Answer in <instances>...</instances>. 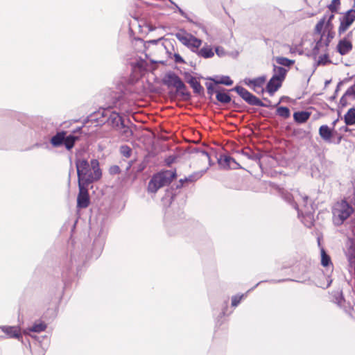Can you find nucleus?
<instances>
[{"instance_id": "49530a36", "label": "nucleus", "mask_w": 355, "mask_h": 355, "mask_svg": "<svg viewBox=\"0 0 355 355\" xmlns=\"http://www.w3.org/2000/svg\"><path fill=\"white\" fill-rule=\"evenodd\" d=\"M347 94V90L343 94V95L341 96L339 101L338 103V107L340 109H343L344 107H347L348 105V102L347 100V97H350V96H346Z\"/></svg>"}, {"instance_id": "cd10ccee", "label": "nucleus", "mask_w": 355, "mask_h": 355, "mask_svg": "<svg viewBox=\"0 0 355 355\" xmlns=\"http://www.w3.org/2000/svg\"><path fill=\"white\" fill-rule=\"evenodd\" d=\"M46 327L47 324L44 321L38 320H36L26 331H28V334L31 332L40 333L45 331Z\"/></svg>"}, {"instance_id": "338daca9", "label": "nucleus", "mask_w": 355, "mask_h": 355, "mask_svg": "<svg viewBox=\"0 0 355 355\" xmlns=\"http://www.w3.org/2000/svg\"><path fill=\"white\" fill-rule=\"evenodd\" d=\"M320 48L314 46L311 50V54L313 55V59L316 60L318 54L320 53Z\"/></svg>"}, {"instance_id": "ea45409f", "label": "nucleus", "mask_w": 355, "mask_h": 355, "mask_svg": "<svg viewBox=\"0 0 355 355\" xmlns=\"http://www.w3.org/2000/svg\"><path fill=\"white\" fill-rule=\"evenodd\" d=\"M327 7L331 12L338 13L340 8V0H331Z\"/></svg>"}, {"instance_id": "ddd939ff", "label": "nucleus", "mask_w": 355, "mask_h": 355, "mask_svg": "<svg viewBox=\"0 0 355 355\" xmlns=\"http://www.w3.org/2000/svg\"><path fill=\"white\" fill-rule=\"evenodd\" d=\"M181 78L173 71H168L162 77V84L168 88H175L178 83L181 80Z\"/></svg>"}, {"instance_id": "f257e3e1", "label": "nucleus", "mask_w": 355, "mask_h": 355, "mask_svg": "<svg viewBox=\"0 0 355 355\" xmlns=\"http://www.w3.org/2000/svg\"><path fill=\"white\" fill-rule=\"evenodd\" d=\"M208 168L196 171L189 176L180 179L175 185V187H171L165 190V193L161 198L164 207H169L177 198H180L177 212L171 214L168 209L166 211L165 225L167 227L168 234L170 236H174L178 234L184 218L183 208L186 204L187 196L185 194L180 193V189L183 187L184 182L192 183L199 180L207 171Z\"/></svg>"}, {"instance_id": "a878e982", "label": "nucleus", "mask_w": 355, "mask_h": 355, "mask_svg": "<svg viewBox=\"0 0 355 355\" xmlns=\"http://www.w3.org/2000/svg\"><path fill=\"white\" fill-rule=\"evenodd\" d=\"M189 86L193 89V92L196 96H198L200 98L205 97V92L203 86L200 84V80H195L193 82L189 84Z\"/></svg>"}, {"instance_id": "864d4df0", "label": "nucleus", "mask_w": 355, "mask_h": 355, "mask_svg": "<svg viewBox=\"0 0 355 355\" xmlns=\"http://www.w3.org/2000/svg\"><path fill=\"white\" fill-rule=\"evenodd\" d=\"M184 79L189 85L197 79L196 76H193L189 71H184L183 73Z\"/></svg>"}, {"instance_id": "bf43d9fd", "label": "nucleus", "mask_w": 355, "mask_h": 355, "mask_svg": "<svg viewBox=\"0 0 355 355\" xmlns=\"http://www.w3.org/2000/svg\"><path fill=\"white\" fill-rule=\"evenodd\" d=\"M83 127V126L78 127L70 133L73 135V137L77 139V141L80 139Z\"/></svg>"}, {"instance_id": "4d7b16f0", "label": "nucleus", "mask_w": 355, "mask_h": 355, "mask_svg": "<svg viewBox=\"0 0 355 355\" xmlns=\"http://www.w3.org/2000/svg\"><path fill=\"white\" fill-rule=\"evenodd\" d=\"M341 87H342V83H338L333 95L329 97V101H334L336 99V98L338 96V94L339 91L340 90Z\"/></svg>"}, {"instance_id": "3c124183", "label": "nucleus", "mask_w": 355, "mask_h": 355, "mask_svg": "<svg viewBox=\"0 0 355 355\" xmlns=\"http://www.w3.org/2000/svg\"><path fill=\"white\" fill-rule=\"evenodd\" d=\"M321 19H324V26H323V28H324V31H333V28H334V24H333V22L332 21H326V15H324Z\"/></svg>"}, {"instance_id": "aec40b11", "label": "nucleus", "mask_w": 355, "mask_h": 355, "mask_svg": "<svg viewBox=\"0 0 355 355\" xmlns=\"http://www.w3.org/2000/svg\"><path fill=\"white\" fill-rule=\"evenodd\" d=\"M318 134L320 137L327 143H331V138L333 136H334V135H336L334 132H333V130L326 124L322 125L319 128Z\"/></svg>"}, {"instance_id": "37998d69", "label": "nucleus", "mask_w": 355, "mask_h": 355, "mask_svg": "<svg viewBox=\"0 0 355 355\" xmlns=\"http://www.w3.org/2000/svg\"><path fill=\"white\" fill-rule=\"evenodd\" d=\"M331 63H332V62L329 58V55L328 53H325L318 57V64H322V66H325Z\"/></svg>"}, {"instance_id": "e2e57ef3", "label": "nucleus", "mask_w": 355, "mask_h": 355, "mask_svg": "<svg viewBox=\"0 0 355 355\" xmlns=\"http://www.w3.org/2000/svg\"><path fill=\"white\" fill-rule=\"evenodd\" d=\"M49 315L50 318H55L56 317L55 310L53 309H48L46 312L44 314V318H47Z\"/></svg>"}, {"instance_id": "79ce46f5", "label": "nucleus", "mask_w": 355, "mask_h": 355, "mask_svg": "<svg viewBox=\"0 0 355 355\" xmlns=\"http://www.w3.org/2000/svg\"><path fill=\"white\" fill-rule=\"evenodd\" d=\"M219 85H223L225 86H231L233 85L234 81L230 78V76L227 75H220V80H218Z\"/></svg>"}, {"instance_id": "774afa93", "label": "nucleus", "mask_w": 355, "mask_h": 355, "mask_svg": "<svg viewBox=\"0 0 355 355\" xmlns=\"http://www.w3.org/2000/svg\"><path fill=\"white\" fill-rule=\"evenodd\" d=\"M302 198L303 200V206L304 207L306 210H307L308 209H310L309 207H308V204L309 202V197L307 195H304V196H302Z\"/></svg>"}, {"instance_id": "c756f323", "label": "nucleus", "mask_w": 355, "mask_h": 355, "mask_svg": "<svg viewBox=\"0 0 355 355\" xmlns=\"http://www.w3.org/2000/svg\"><path fill=\"white\" fill-rule=\"evenodd\" d=\"M257 79H259V82L254 83L253 87H252V89L258 94L263 95L266 92V88H263V85L266 80V76L264 75L261 76L257 77Z\"/></svg>"}, {"instance_id": "680f3d73", "label": "nucleus", "mask_w": 355, "mask_h": 355, "mask_svg": "<svg viewBox=\"0 0 355 355\" xmlns=\"http://www.w3.org/2000/svg\"><path fill=\"white\" fill-rule=\"evenodd\" d=\"M215 53L220 58L223 57L226 55V52H225L224 48L220 46H217L215 48Z\"/></svg>"}, {"instance_id": "4c0bfd02", "label": "nucleus", "mask_w": 355, "mask_h": 355, "mask_svg": "<svg viewBox=\"0 0 355 355\" xmlns=\"http://www.w3.org/2000/svg\"><path fill=\"white\" fill-rule=\"evenodd\" d=\"M228 309V301L225 300L222 305V311L219 313L216 319V326H220L223 324L221 319L227 315V310Z\"/></svg>"}, {"instance_id": "9d476101", "label": "nucleus", "mask_w": 355, "mask_h": 355, "mask_svg": "<svg viewBox=\"0 0 355 355\" xmlns=\"http://www.w3.org/2000/svg\"><path fill=\"white\" fill-rule=\"evenodd\" d=\"M78 193L77 196V208L85 209L89 206L91 203L89 189V187L78 186Z\"/></svg>"}, {"instance_id": "423d86ee", "label": "nucleus", "mask_w": 355, "mask_h": 355, "mask_svg": "<svg viewBox=\"0 0 355 355\" xmlns=\"http://www.w3.org/2000/svg\"><path fill=\"white\" fill-rule=\"evenodd\" d=\"M232 90H234L235 92L250 105L268 107L270 109H272L275 107V105L272 104L271 101L268 98L263 97V100L265 101L264 103L257 96L250 92L247 89L240 85H236L234 87H232Z\"/></svg>"}, {"instance_id": "4468645a", "label": "nucleus", "mask_w": 355, "mask_h": 355, "mask_svg": "<svg viewBox=\"0 0 355 355\" xmlns=\"http://www.w3.org/2000/svg\"><path fill=\"white\" fill-rule=\"evenodd\" d=\"M315 207L316 205L314 202L311 203L310 209H308L304 211H302V214H301L300 216H298L299 218H302V222L309 228H311L314 225L315 221L313 218V214L315 212Z\"/></svg>"}, {"instance_id": "58836bf2", "label": "nucleus", "mask_w": 355, "mask_h": 355, "mask_svg": "<svg viewBox=\"0 0 355 355\" xmlns=\"http://www.w3.org/2000/svg\"><path fill=\"white\" fill-rule=\"evenodd\" d=\"M175 37L185 46H187L190 40H191V36H193L191 34H189V36L184 35L180 33H175Z\"/></svg>"}, {"instance_id": "09e8293b", "label": "nucleus", "mask_w": 355, "mask_h": 355, "mask_svg": "<svg viewBox=\"0 0 355 355\" xmlns=\"http://www.w3.org/2000/svg\"><path fill=\"white\" fill-rule=\"evenodd\" d=\"M307 132L302 128H293L292 135L303 138L306 135Z\"/></svg>"}, {"instance_id": "2eb2a0df", "label": "nucleus", "mask_w": 355, "mask_h": 355, "mask_svg": "<svg viewBox=\"0 0 355 355\" xmlns=\"http://www.w3.org/2000/svg\"><path fill=\"white\" fill-rule=\"evenodd\" d=\"M324 23V19H320L315 24L314 28V34L320 35V38L318 40H314V46L320 49L322 46H324V37L325 36V31H323Z\"/></svg>"}, {"instance_id": "a19ab883", "label": "nucleus", "mask_w": 355, "mask_h": 355, "mask_svg": "<svg viewBox=\"0 0 355 355\" xmlns=\"http://www.w3.org/2000/svg\"><path fill=\"white\" fill-rule=\"evenodd\" d=\"M120 153L125 157L129 158L132 153V149L128 145L123 144L120 146Z\"/></svg>"}, {"instance_id": "2f4dec72", "label": "nucleus", "mask_w": 355, "mask_h": 355, "mask_svg": "<svg viewBox=\"0 0 355 355\" xmlns=\"http://www.w3.org/2000/svg\"><path fill=\"white\" fill-rule=\"evenodd\" d=\"M320 256H321V265L323 267L328 268L331 266L333 268V264L331 262V259L330 256L326 252L324 249L321 247L320 248Z\"/></svg>"}, {"instance_id": "f8f14e48", "label": "nucleus", "mask_w": 355, "mask_h": 355, "mask_svg": "<svg viewBox=\"0 0 355 355\" xmlns=\"http://www.w3.org/2000/svg\"><path fill=\"white\" fill-rule=\"evenodd\" d=\"M338 211V220L339 222H335L336 224L340 225L342 224L353 212L354 209L352 205L349 203V202L344 199L341 200L340 205V209Z\"/></svg>"}, {"instance_id": "c03bdc74", "label": "nucleus", "mask_w": 355, "mask_h": 355, "mask_svg": "<svg viewBox=\"0 0 355 355\" xmlns=\"http://www.w3.org/2000/svg\"><path fill=\"white\" fill-rule=\"evenodd\" d=\"M245 294L236 295L232 297L231 305L232 307H236L241 303V300L246 296Z\"/></svg>"}, {"instance_id": "13d9d810", "label": "nucleus", "mask_w": 355, "mask_h": 355, "mask_svg": "<svg viewBox=\"0 0 355 355\" xmlns=\"http://www.w3.org/2000/svg\"><path fill=\"white\" fill-rule=\"evenodd\" d=\"M121 171V168L118 165L111 166L109 168V173L112 175L119 174Z\"/></svg>"}, {"instance_id": "4be33fe9", "label": "nucleus", "mask_w": 355, "mask_h": 355, "mask_svg": "<svg viewBox=\"0 0 355 355\" xmlns=\"http://www.w3.org/2000/svg\"><path fill=\"white\" fill-rule=\"evenodd\" d=\"M272 71H273V74L271 78L283 83V82L284 81V80L286 78V74H287L288 70L282 66H277V65L273 64Z\"/></svg>"}, {"instance_id": "69168bd1", "label": "nucleus", "mask_w": 355, "mask_h": 355, "mask_svg": "<svg viewBox=\"0 0 355 355\" xmlns=\"http://www.w3.org/2000/svg\"><path fill=\"white\" fill-rule=\"evenodd\" d=\"M346 96H352L355 99V80L354 84L347 89Z\"/></svg>"}, {"instance_id": "6ab92c4d", "label": "nucleus", "mask_w": 355, "mask_h": 355, "mask_svg": "<svg viewBox=\"0 0 355 355\" xmlns=\"http://www.w3.org/2000/svg\"><path fill=\"white\" fill-rule=\"evenodd\" d=\"M147 162L146 161H141L137 164H135V161L131 160L128 162V166H126V171L128 172L131 169V173H134L135 177H137V175L143 172V171L146 168Z\"/></svg>"}, {"instance_id": "c9c22d12", "label": "nucleus", "mask_w": 355, "mask_h": 355, "mask_svg": "<svg viewBox=\"0 0 355 355\" xmlns=\"http://www.w3.org/2000/svg\"><path fill=\"white\" fill-rule=\"evenodd\" d=\"M275 59L276 62L279 65H280L283 67H287L290 68L295 64L294 60H291L286 57L278 56V57H276Z\"/></svg>"}, {"instance_id": "7c9ffc66", "label": "nucleus", "mask_w": 355, "mask_h": 355, "mask_svg": "<svg viewBox=\"0 0 355 355\" xmlns=\"http://www.w3.org/2000/svg\"><path fill=\"white\" fill-rule=\"evenodd\" d=\"M202 40H200L195 36H191V40H190L188 46L187 47L188 49H189L193 53H195L197 54L200 47L202 45Z\"/></svg>"}, {"instance_id": "473e14b6", "label": "nucleus", "mask_w": 355, "mask_h": 355, "mask_svg": "<svg viewBox=\"0 0 355 355\" xmlns=\"http://www.w3.org/2000/svg\"><path fill=\"white\" fill-rule=\"evenodd\" d=\"M242 155H243L245 157L248 158L250 160L259 162H260L261 159L263 157V155L261 153L259 152H254L252 150H248L247 151H243Z\"/></svg>"}, {"instance_id": "de8ad7c7", "label": "nucleus", "mask_w": 355, "mask_h": 355, "mask_svg": "<svg viewBox=\"0 0 355 355\" xmlns=\"http://www.w3.org/2000/svg\"><path fill=\"white\" fill-rule=\"evenodd\" d=\"M286 281H293V280L291 279H279V280L271 279V280L260 281L254 286H253L252 288L248 290V292H250V291L254 290L256 287H257L259 284H261L263 282H272V283H280V282H286Z\"/></svg>"}, {"instance_id": "7ed1b4c3", "label": "nucleus", "mask_w": 355, "mask_h": 355, "mask_svg": "<svg viewBox=\"0 0 355 355\" xmlns=\"http://www.w3.org/2000/svg\"><path fill=\"white\" fill-rule=\"evenodd\" d=\"M131 106L132 102L128 98L125 87H123L119 92H113L111 94L110 103L107 107L109 109L116 108L119 112L104 110L102 112V116L107 117L106 122L125 137H130L133 135L124 117L125 114L132 112Z\"/></svg>"}, {"instance_id": "f3484780", "label": "nucleus", "mask_w": 355, "mask_h": 355, "mask_svg": "<svg viewBox=\"0 0 355 355\" xmlns=\"http://www.w3.org/2000/svg\"><path fill=\"white\" fill-rule=\"evenodd\" d=\"M175 94L180 96L182 99L185 101H190L192 98V94L188 89L187 86L185 85L184 81L181 79V80L178 83L177 86L175 87Z\"/></svg>"}, {"instance_id": "a18cd8bd", "label": "nucleus", "mask_w": 355, "mask_h": 355, "mask_svg": "<svg viewBox=\"0 0 355 355\" xmlns=\"http://www.w3.org/2000/svg\"><path fill=\"white\" fill-rule=\"evenodd\" d=\"M335 32L334 31H328L327 35L325 34L326 38L324 40V46L325 47H328L331 42V40L335 37Z\"/></svg>"}, {"instance_id": "603ef678", "label": "nucleus", "mask_w": 355, "mask_h": 355, "mask_svg": "<svg viewBox=\"0 0 355 355\" xmlns=\"http://www.w3.org/2000/svg\"><path fill=\"white\" fill-rule=\"evenodd\" d=\"M178 157L175 155H171L166 157H165L164 159V164L166 166H168L170 167L173 163L175 162L176 159H177Z\"/></svg>"}, {"instance_id": "1a4fd4ad", "label": "nucleus", "mask_w": 355, "mask_h": 355, "mask_svg": "<svg viewBox=\"0 0 355 355\" xmlns=\"http://www.w3.org/2000/svg\"><path fill=\"white\" fill-rule=\"evenodd\" d=\"M215 157L217 159V163L219 166L223 169H238L242 167L232 156L220 153L219 155L216 152H214Z\"/></svg>"}, {"instance_id": "bb28decb", "label": "nucleus", "mask_w": 355, "mask_h": 355, "mask_svg": "<svg viewBox=\"0 0 355 355\" xmlns=\"http://www.w3.org/2000/svg\"><path fill=\"white\" fill-rule=\"evenodd\" d=\"M283 199L288 202L292 207L297 211V216H300L302 214V210L299 208L297 203L295 201L293 195L290 193H284L282 194Z\"/></svg>"}, {"instance_id": "6e6552de", "label": "nucleus", "mask_w": 355, "mask_h": 355, "mask_svg": "<svg viewBox=\"0 0 355 355\" xmlns=\"http://www.w3.org/2000/svg\"><path fill=\"white\" fill-rule=\"evenodd\" d=\"M355 7V5L354 6ZM340 25L338 29L339 36L343 35L355 21V8H352L343 13V15L340 17Z\"/></svg>"}, {"instance_id": "f704fd0d", "label": "nucleus", "mask_w": 355, "mask_h": 355, "mask_svg": "<svg viewBox=\"0 0 355 355\" xmlns=\"http://www.w3.org/2000/svg\"><path fill=\"white\" fill-rule=\"evenodd\" d=\"M276 107V112L275 114L281 116L284 119H288L291 116V110L290 109L286 106H279L277 105Z\"/></svg>"}, {"instance_id": "5701e85b", "label": "nucleus", "mask_w": 355, "mask_h": 355, "mask_svg": "<svg viewBox=\"0 0 355 355\" xmlns=\"http://www.w3.org/2000/svg\"><path fill=\"white\" fill-rule=\"evenodd\" d=\"M311 112L307 110L296 111L293 113V120L296 123L302 124L306 123L310 118Z\"/></svg>"}, {"instance_id": "20e7f679", "label": "nucleus", "mask_w": 355, "mask_h": 355, "mask_svg": "<svg viewBox=\"0 0 355 355\" xmlns=\"http://www.w3.org/2000/svg\"><path fill=\"white\" fill-rule=\"evenodd\" d=\"M81 150H76L75 166L78 178V186L89 187L102 178V170L98 159H92L89 162L85 158H80Z\"/></svg>"}, {"instance_id": "052dcab7", "label": "nucleus", "mask_w": 355, "mask_h": 355, "mask_svg": "<svg viewBox=\"0 0 355 355\" xmlns=\"http://www.w3.org/2000/svg\"><path fill=\"white\" fill-rule=\"evenodd\" d=\"M212 154H214V152L209 153L207 151H202V155L207 157L209 166H212L215 164V162L211 159Z\"/></svg>"}, {"instance_id": "9b49d317", "label": "nucleus", "mask_w": 355, "mask_h": 355, "mask_svg": "<svg viewBox=\"0 0 355 355\" xmlns=\"http://www.w3.org/2000/svg\"><path fill=\"white\" fill-rule=\"evenodd\" d=\"M0 329L5 334L4 336H0V338H15L24 343V336L19 331L18 326H0Z\"/></svg>"}, {"instance_id": "412c9836", "label": "nucleus", "mask_w": 355, "mask_h": 355, "mask_svg": "<svg viewBox=\"0 0 355 355\" xmlns=\"http://www.w3.org/2000/svg\"><path fill=\"white\" fill-rule=\"evenodd\" d=\"M175 12H178L182 17L185 18L187 21L194 24L196 26L201 29L205 34H207V30L205 25L198 21H195L191 19L187 13H186L178 4H175Z\"/></svg>"}, {"instance_id": "c85d7f7f", "label": "nucleus", "mask_w": 355, "mask_h": 355, "mask_svg": "<svg viewBox=\"0 0 355 355\" xmlns=\"http://www.w3.org/2000/svg\"><path fill=\"white\" fill-rule=\"evenodd\" d=\"M343 120L347 125H355V105L345 114Z\"/></svg>"}, {"instance_id": "b1692460", "label": "nucleus", "mask_w": 355, "mask_h": 355, "mask_svg": "<svg viewBox=\"0 0 355 355\" xmlns=\"http://www.w3.org/2000/svg\"><path fill=\"white\" fill-rule=\"evenodd\" d=\"M282 86V83L277 80L270 78L266 83V92H267L270 96H272Z\"/></svg>"}, {"instance_id": "e433bc0d", "label": "nucleus", "mask_w": 355, "mask_h": 355, "mask_svg": "<svg viewBox=\"0 0 355 355\" xmlns=\"http://www.w3.org/2000/svg\"><path fill=\"white\" fill-rule=\"evenodd\" d=\"M332 301L339 306H341L343 303L345 302V299L342 291H334L332 293Z\"/></svg>"}, {"instance_id": "0eeeda50", "label": "nucleus", "mask_w": 355, "mask_h": 355, "mask_svg": "<svg viewBox=\"0 0 355 355\" xmlns=\"http://www.w3.org/2000/svg\"><path fill=\"white\" fill-rule=\"evenodd\" d=\"M76 141L77 139L73 137V135H67L65 130L58 131L49 140L50 144L53 148H59L64 146L69 151L72 150Z\"/></svg>"}, {"instance_id": "6e6d98bb", "label": "nucleus", "mask_w": 355, "mask_h": 355, "mask_svg": "<svg viewBox=\"0 0 355 355\" xmlns=\"http://www.w3.org/2000/svg\"><path fill=\"white\" fill-rule=\"evenodd\" d=\"M220 75L218 76V75H216V76H207L205 78V79L207 80H209L211 83V84H214V85H219V83H217L218 82V80H220Z\"/></svg>"}, {"instance_id": "0e129e2a", "label": "nucleus", "mask_w": 355, "mask_h": 355, "mask_svg": "<svg viewBox=\"0 0 355 355\" xmlns=\"http://www.w3.org/2000/svg\"><path fill=\"white\" fill-rule=\"evenodd\" d=\"M69 163H70V167H69V170L68 181H67L68 187H70V184H71V174H72V173H73V171H74V169H73V165H72V159H71V157H69Z\"/></svg>"}, {"instance_id": "f03ea898", "label": "nucleus", "mask_w": 355, "mask_h": 355, "mask_svg": "<svg viewBox=\"0 0 355 355\" xmlns=\"http://www.w3.org/2000/svg\"><path fill=\"white\" fill-rule=\"evenodd\" d=\"M97 231L98 233L94 237L89 257L86 254L85 250H83V248L81 250L79 248L74 249L71 254L70 260L64 263L62 271L63 289L68 287L75 277L74 266L76 268V275H78L88 259L94 258L96 259L103 252L107 236V231L103 222L98 225Z\"/></svg>"}, {"instance_id": "393cba45", "label": "nucleus", "mask_w": 355, "mask_h": 355, "mask_svg": "<svg viewBox=\"0 0 355 355\" xmlns=\"http://www.w3.org/2000/svg\"><path fill=\"white\" fill-rule=\"evenodd\" d=\"M197 55L200 58L208 59L214 55V51L210 45L205 43L201 49H199Z\"/></svg>"}, {"instance_id": "8fccbe9b", "label": "nucleus", "mask_w": 355, "mask_h": 355, "mask_svg": "<svg viewBox=\"0 0 355 355\" xmlns=\"http://www.w3.org/2000/svg\"><path fill=\"white\" fill-rule=\"evenodd\" d=\"M246 86L249 87L252 89V87H253L254 83H257L259 81V79L257 78H245L242 81Z\"/></svg>"}, {"instance_id": "39448f33", "label": "nucleus", "mask_w": 355, "mask_h": 355, "mask_svg": "<svg viewBox=\"0 0 355 355\" xmlns=\"http://www.w3.org/2000/svg\"><path fill=\"white\" fill-rule=\"evenodd\" d=\"M178 177L175 168L162 169L152 176L148 184V191L155 193L160 188L169 185Z\"/></svg>"}, {"instance_id": "72a5a7b5", "label": "nucleus", "mask_w": 355, "mask_h": 355, "mask_svg": "<svg viewBox=\"0 0 355 355\" xmlns=\"http://www.w3.org/2000/svg\"><path fill=\"white\" fill-rule=\"evenodd\" d=\"M205 87L207 89V93L209 95V98L211 101H213V95L215 94L216 96L217 92L220 91V88L222 87H219L217 85H214V84H211V83L206 82Z\"/></svg>"}, {"instance_id": "dca6fc26", "label": "nucleus", "mask_w": 355, "mask_h": 355, "mask_svg": "<svg viewBox=\"0 0 355 355\" xmlns=\"http://www.w3.org/2000/svg\"><path fill=\"white\" fill-rule=\"evenodd\" d=\"M220 91L216 94V101L223 105L230 104L232 102V96L230 94V92H234L232 90V88L227 89L225 87L220 88Z\"/></svg>"}, {"instance_id": "a211bd4d", "label": "nucleus", "mask_w": 355, "mask_h": 355, "mask_svg": "<svg viewBox=\"0 0 355 355\" xmlns=\"http://www.w3.org/2000/svg\"><path fill=\"white\" fill-rule=\"evenodd\" d=\"M353 49V44L351 41H347L345 38L340 39L336 46V51L341 55L348 54Z\"/></svg>"}, {"instance_id": "5fc2aeb1", "label": "nucleus", "mask_w": 355, "mask_h": 355, "mask_svg": "<svg viewBox=\"0 0 355 355\" xmlns=\"http://www.w3.org/2000/svg\"><path fill=\"white\" fill-rule=\"evenodd\" d=\"M173 58L176 64H187L185 60L178 53H174Z\"/></svg>"}]
</instances>
